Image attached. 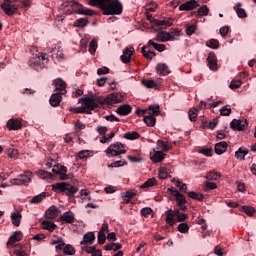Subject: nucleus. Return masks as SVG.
<instances>
[{
	"label": "nucleus",
	"instance_id": "obj_1",
	"mask_svg": "<svg viewBox=\"0 0 256 256\" xmlns=\"http://www.w3.org/2000/svg\"><path fill=\"white\" fill-rule=\"evenodd\" d=\"M125 99V96L121 93L114 92L103 98L102 96H96L95 98L85 97L80 98L79 103H83V105L88 109V111H83V109L76 107L70 108L69 111L74 113H86V115H91V111H95V109H99L107 105L108 107L111 105H117V103H121Z\"/></svg>",
	"mask_w": 256,
	"mask_h": 256
},
{
	"label": "nucleus",
	"instance_id": "obj_2",
	"mask_svg": "<svg viewBox=\"0 0 256 256\" xmlns=\"http://www.w3.org/2000/svg\"><path fill=\"white\" fill-rule=\"evenodd\" d=\"M89 5L102 9L104 15H121L123 4L119 0H89Z\"/></svg>",
	"mask_w": 256,
	"mask_h": 256
},
{
	"label": "nucleus",
	"instance_id": "obj_3",
	"mask_svg": "<svg viewBox=\"0 0 256 256\" xmlns=\"http://www.w3.org/2000/svg\"><path fill=\"white\" fill-rule=\"evenodd\" d=\"M62 10L66 15L77 13L78 15H93L91 9L83 7V5L75 1H67L62 4Z\"/></svg>",
	"mask_w": 256,
	"mask_h": 256
},
{
	"label": "nucleus",
	"instance_id": "obj_4",
	"mask_svg": "<svg viewBox=\"0 0 256 256\" xmlns=\"http://www.w3.org/2000/svg\"><path fill=\"white\" fill-rule=\"evenodd\" d=\"M52 191L54 193H61L67 197H75V193H78L79 188L69 184L67 182H58L52 185Z\"/></svg>",
	"mask_w": 256,
	"mask_h": 256
},
{
	"label": "nucleus",
	"instance_id": "obj_5",
	"mask_svg": "<svg viewBox=\"0 0 256 256\" xmlns=\"http://www.w3.org/2000/svg\"><path fill=\"white\" fill-rule=\"evenodd\" d=\"M165 215H166L165 221L170 227H173V225H175V219H177L179 223H183V221L187 219V214L181 213L179 209H176V210L169 209L168 211L165 212Z\"/></svg>",
	"mask_w": 256,
	"mask_h": 256
},
{
	"label": "nucleus",
	"instance_id": "obj_6",
	"mask_svg": "<svg viewBox=\"0 0 256 256\" xmlns=\"http://www.w3.org/2000/svg\"><path fill=\"white\" fill-rule=\"evenodd\" d=\"M105 153L107 157H119V155H125L127 150H125V145L121 142H116L111 144L106 150Z\"/></svg>",
	"mask_w": 256,
	"mask_h": 256
},
{
	"label": "nucleus",
	"instance_id": "obj_7",
	"mask_svg": "<svg viewBox=\"0 0 256 256\" xmlns=\"http://www.w3.org/2000/svg\"><path fill=\"white\" fill-rule=\"evenodd\" d=\"M146 17L150 23H153V27H158L159 31H163V29H166V27H171L173 25V19L171 18H165L164 20H157L153 18L149 12H146Z\"/></svg>",
	"mask_w": 256,
	"mask_h": 256
},
{
	"label": "nucleus",
	"instance_id": "obj_8",
	"mask_svg": "<svg viewBox=\"0 0 256 256\" xmlns=\"http://www.w3.org/2000/svg\"><path fill=\"white\" fill-rule=\"evenodd\" d=\"M41 61H45L46 63L49 62V58H47V54H41L38 57L30 58L28 61L29 67L35 69V71H41V69L45 68V64Z\"/></svg>",
	"mask_w": 256,
	"mask_h": 256
},
{
	"label": "nucleus",
	"instance_id": "obj_9",
	"mask_svg": "<svg viewBox=\"0 0 256 256\" xmlns=\"http://www.w3.org/2000/svg\"><path fill=\"white\" fill-rule=\"evenodd\" d=\"M33 177V173L26 172L25 174L19 175L17 178L11 179V185H29L31 183V178Z\"/></svg>",
	"mask_w": 256,
	"mask_h": 256
},
{
	"label": "nucleus",
	"instance_id": "obj_10",
	"mask_svg": "<svg viewBox=\"0 0 256 256\" xmlns=\"http://www.w3.org/2000/svg\"><path fill=\"white\" fill-rule=\"evenodd\" d=\"M17 1L19 0H4L0 7L6 15H15L17 13V6L11 3H17Z\"/></svg>",
	"mask_w": 256,
	"mask_h": 256
},
{
	"label": "nucleus",
	"instance_id": "obj_11",
	"mask_svg": "<svg viewBox=\"0 0 256 256\" xmlns=\"http://www.w3.org/2000/svg\"><path fill=\"white\" fill-rule=\"evenodd\" d=\"M141 83L146 89H161L163 87V80L161 78L153 79H142Z\"/></svg>",
	"mask_w": 256,
	"mask_h": 256
},
{
	"label": "nucleus",
	"instance_id": "obj_12",
	"mask_svg": "<svg viewBox=\"0 0 256 256\" xmlns=\"http://www.w3.org/2000/svg\"><path fill=\"white\" fill-rule=\"evenodd\" d=\"M180 33H157L155 41L159 43H167V41H176L177 37H180Z\"/></svg>",
	"mask_w": 256,
	"mask_h": 256
},
{
	"label": "nucleus",
	"instance_id": "obj_13",
	"mask_svg": "<svg viewBox=\"0 0 256 256\" xmlns=\"http://www.w3.org/2000/svg\"><path fill=\"white\" fill-rule=\"evenodd\" d=\"M247 125H248L247 119H245V118L240 119V120L234 119L230 123V127H231V129H233V131H245Z\"/></svg>",
	"mask_w": 256,
	"mask_h": 256
},
{
	"label": "nucleus",
	"instance_id": "obj_14",
	"mask_svg": "<svg viewBox=\"0 0 256 256\" xmlns=\"http://www.w3.org/2000/svg\"><path fill=\"white\" fill-rule=\"evenodd\" d=\"M174 197L176 199V203L180 211H185V209H187V206L185 205V203H187V200L185 199V195L181 194L179 190H174Z\"/></svg>",
	"mask_w": 256,
	"mask_h": 256
},
{
	"label": "nucleus",
	"instance_id": "obj_15",
	"mask_svg": "<svg viewBox=\"0 0 256 256\" xmlns=\"http://www.w3.org/2000/svg\"><path fill=\"white\" fill-rule=\"evenodd\" d=\"M54 87L55 91H59L57 93L60 95H65V93H67V83H65V81H63L61 78H58L54 81Z\"/></svg>",
	"mask_w": 256,
	"mask_h": 256
},
{
	"label": "nucleus",
	"instance_id": "obj_16",
	"mask_svg": "<svg viewBox=\"0 0 256 256\" xmlns=\"http://www.w3.org/2000/svg\"><path fill=\"white\" fill-rule=\"evenodd\" d=\"M6 127L7 129H9V131H19V129H21L23 125L21 124V120L11 118L10 120H8Z\"/></svg>",
	"mask_w": 256,
	"mask_h": 256
},
{
	"label": "nucleus",
	"instance_id": "obj_17",
	"mask_svg": "<svg viewBox=\"0 0 256 256\" xmlns=\"http://www.w3.org/2000/svg\"><path fill=\"white\" fill-rule=\"evenodd\" d=\"M221 103H223V101H217L214 103H207L205 101H200L199 105H197L194 108H197V111H201L202 109H213L221 105Z\"/></svg>",
	"mask_w": 256,
	"mask_h": 256
},
{
	"label": "nucleus",
	"instance_id": "obj_18",
	"mask_svg": "<svg viewBox=\"0 0 256 256\" xmlns=\"http://www.w3.org/2000/svg\"><path fill=\"white\" fill-rule=\"evenodd\" d=\"M207 63L211 71H217V56L215 52H210L207 57Z\"/></svg>",
	"mask_w": 256,
	"mask_h": 256
},
{
	"label": "nucleus",
	"instance_id": "obj_19",
	"mask_svg": "<svg viewBox=\"0 0 256 256\" xmlns=\"http://www.w3.org/2000/svg\"><path fill=\"white\" fill-rule=\"evenodd\" d=\"M199 7L196 0H190L179 6V11H193V9Z\"/></svg>",
	"mask_w": 256,
	"mask_h": 256
},
{
	"label": "nucleus",
	"instance_id": "obj_20",
	"mask_svg": "<svg viewBox=\"0 0 256 256\" xmlns=\"http://www.w3.org/2000/svg\"><path fill=\"white\" fill-rule=\"evenodd\" d=\"M62 101H63V94H60V93L52 94L49 99V103L51 107H59Z\"/></svg>",
	"mask_w": 256,
	"mask_h": 256
},
{
	"label": "nucleus",
	"instance_id": "obj_21",
	"mask_svg": "<svg viewBox=\"0 0 256 256\" xmlns=\"http://www.w3.org/2000/svg\"><path fill=\"white\" fill-rule=\"evenodd\" d=\"M234 11L239 19H247V11L243 8V4L240 2L234 5Z\"/></svg>",
	"mask_w": 256,
	"mask_h": 256
},
{
	"label": "nucleus",
	"instance_id": "obj_22",
	"mask_svg": "<svg viewBox=\"0 0 256 256\" xmlns=\"http://www.w3.org/2000/svg\"><path fill=\"white\" fill-rule=\"evenodd\" d=\"M60 221L62 223H75V214L71 211L64 212L63 215L60 216Z\"/></svg>",
	"mask_w": 256,
	"mask_h": 256
},
{
	"label": "nucleus",
	"instance_id": "obj_23",
	"mask_svg": "<svg viewBox=\"0 0 256 256\" xmlns=\"http://www.w3.org/2000/svg\"><path fill=\"white\" fill-rule=\"evenodd\" d=\"M135 50L133 48H126L124 51H123V55L120 56V59L122 61V63H130L131 62V57L133 56V52Z\"/></svg>",
	"mask_w": 256,
	"mask_h": 256
},
{
	"label": "nucleus",
	"instance_id": "obj_24",
	"mask_svg": "<svg viewBox=\"0 0 256 256\" xmlns=\"http://www.w3.org/2000/svg\"><path fill=\"white\" fill-rule=\"evenodd\" d=\"M132 110L133 108L131 107V105L124 104L117 108L116 113H118V115H121L122 117H125L129 115V113H131Z\"/></svg>",
	"mask_w": 256,
	"mask_h": 256
},
{
	"label": "nucleus",
	"instance_id": "obj_25",
	"mask_svg": "<svg viewBox=\"0 0 256 256\" xmlns=\"http://www.w3.org/2000/svg\"><path fill=\"white\" fill-rule=\"evenodd\" d=\"M95 241V233L88 232L84 235L83 241H81V245H93Z\"/></svg>",
	"mask_w": 256,
	"mask_h": 256
},
{
	"label": "nucleus",
	"instance_id": "obj_26",
	"mask_svg": "<svg viewBox=\"0 0 256 256\" xmlns=\"http://www.w3.org/2000/svg\"><path fill=\"white\" fill-rule=\"evenodd\" d=\"M21 239H23V233L21 231H17L9 237L7 245H14V243L21 241Z\"/></svg>",
	"mask_w": 256,
	"mask_h": 256
},
{
	"label": "nucleus",
	"instance_id": "obj_27",
	"mask_svg": "<svg viewBox=\"0 0 256 256\" xmlns=\"http://www.w3.org/2000/svg\"><path fill=\"white\" fill-rule=\"evenodd\" d=\"M135 196H137V190L132 189L122 194V199L124 203L128 204V203H131V199H133V197Z\"/></svg>",
	"mask_w": 256,
	"mask_h": 256
},
{
	"label": "nucleus",
	"instance_id": "obj_28",
	"mask_svg": "<svg viewBox=\"0 0 256 256\" xmlns=\"http://www.w3.org/2000/svg\"><path fill=\"white\" fill-rule=\"evenodd\" d=\"M46 219H56L59 215V209L55 206H51L45 213Z\"/></svg>",
	"mask_w": 256,
	"mask_h": 256
},
{
	"label": "nucleus",
	"instance_id": "obj_29",
	"mask_svg": "<svg viewBox=\"0 0 256 256\" xmlns=\"http://www.w3.org/2000/svg\"><path fill=\"white\" fill-rule=\"evenodd\" d=\"M156 71L162 76L169 75V66L165 63H159L156 66Z\"/></svg>",
	"mask_w": 256,
	"mask_h": 256
},
{
	"label": "nucleus",
	"instance_id": "obj_30",
	"mask_svg": "<svg viewBox=\"0 0 256 256\" xmlns=\"http://www.w3.org/2000/svg\"><path fill=\"white\" fill-rule=\"evenodd\" d=\"M149 49V46H143L141 53L143 55V57H145V59H148V61H151V59H153V57H155V52L151 51V50H147Z\"/></svg>",
	"mask_w": 256,
	"mask_h": 256
},
{
	"label": "nucleus",
	"instance_id": "obj_31",
	"mask_svg": "<svg viewBox=\"0 0 256 256\" xmlns=\"http://www.w3.org/2000/svg\"><path fill=\"white\" fill-rule=\"evenodd\" d=\"M144 123L147 125V127H155V124L157 123V119L154 115L148 114L144 116Z\"/></svg>",
	"mask_w": 256,
	"mask_h": 256
},
{
	"label": "nucleus",
	"instance_id": "obj_32",
	"mask_svg": "<svg viewBox=\"0 0 256 256\" xmlns=\"http://www.w3.org/2000/svg\"><path fill=\"white\" fill-rule=\"evenodd\" d=\"M48 51L52 53V57H56V59H63L64 57L61 47L48 48Z\"/></svg>",
	"mask_w": 256,
	"mask_h": 256
},
{
	"label": "nucleus",
	"instance_id": "obj_33",
	"mask_svg": "<svg viewBox=\"0 0 256 256\" xmlns=\"http://www.w3.org/2000/svg\"><path fill=\"white\" fill-rule=\"evenodd\" d=\"M105 251H119V249H123V245L120 243H110L104 246Z\"/></svg>",
	"mask_w": 256,
	"mask_h": 256
},
{
	"label": "nucleus",
	"instance_id": "obj_34",
	"mask_svg": "<svg viewBox=\"0 0 256 256\" xmlns=\"http://www.w3.org/2000/svg\"><path fill=\"white\" fill-rule=\"evenodd\" d=\"M148 45L152 46L156 51H159V53H163V51H165V49L167 48L165 44H159L154 42L153 40H149Z\"/></svg>",
	"mask_w": 256,
	"mask_h": 256
},
{
	"label": "nucleus",
	"instance_id": "obj_35",
	"mask_svg": "<svg viewBox=\"0 0 256 256\" xmlns=\"http://www.w3.org/2000/svg\"><path fill=\"white\" fill-rule=\"evenodd\" d=\"M42 229H45L46 231L53 232V231H55V229H57V226L55 225V223L44 220V221H42Z\"/></svg>",
	"mask_w": 256,
	"mask_h": 256
},
{
	"label": "nucleus",
	"instance_id": "obj_36",
	"mask_svg": "<svg viewBox=\"0 0 256 256\" xmlns=\"http://www.w3.org/2000/svg\"><path fill=\"white\" fill-rule=\"evenodd\" d=\"M21 213L19 212H14L12 215H11V220H12V224L15 226V227H19L21 225Z\"/></svg>",
	"mask_w": 256,
	"mask_h": 256
},
{
	"label": "nucleus",
	"instance_id": "obj_37",
	"mask_svg": "<svg viewBox=\"0 0 256 256\" xmlns=\"http://www.w3.org/2000/svg\"><path fill=\"white\" fill-rule=\"evenodd\" d=\"M249 153V150L247 148H239L238 151L235 152L236 159H239L240 161L245 160V155Z\"/></svg>",
	"mask_w": 256,
	"mask_h": 256
},
{
	"label": "nucleus",
	"instance_id": "obj_38",
	"mask_svg": "<svg viewBox=\"0 0 256 256\" xmlns=\"http://www.w3.org/2000/svg\"><path fill=\"white\" fill-rule=\"evenodd\" d=\"M139 137H141V134L136 131L127 132L124 134V139H127L128 141H135V139H139Z\"/></svg>",
	"mask_w": 256,
	"mask_h": 256
},
{
	"label": "nucleus",
	"instance_id": "obj_39",
	"mask_svg": "<svg viewBox=\"0 0 256 256\" xmlns=\"http://www.w3.org/2000/svg\"><path fill=\"white\" fill-rule=\"evenodd\" d=\"M59 177H60V181H67V179H70V178H71V177L67 174V167L60 165Z\"/></svg>",
	"mask_w": 256,
	"mask_h": 256
},
{
	"label": "nucleus",
	"instance_id": "obj_40",
	"mask_svg": "<svg viewBox=\"0 0 256 256\" xmlns=\"http://www.w3.org/2000/svg\"><path fill=\"white\" fill-rule=\"evenodd\" d=\"M154 185H157V180L155 178H150L146 182H144L142 185H140L139 188L149 189V187H154Z\"/></svg>",
	"mask_w": 256,
	"mask_h": 256
},
{
	"label": "nucleus",
	"instance_id": "obj_41",
	"mask_svg": "<svg viewBox=\"0 0 256 256\" xmlns=\"http://www.w3.org/2000/svg\"><path fill=\"white\" fill-rule=\"evenodd\" d=\"M215 153L216 155H223L225 153V141L218 142L215 147Z\"/></svg>",
	"mask_w": 256,
	"mask_h": 256
},
{
	"label": "nucleus",
	"instance_id": "obj_42",
	"mask_svg": "<svg viewBox=\"0 0 256 256\" xmlns=\"http://www.w3.org/2000/svg\"><path fill=\"white\" fill-rule=\"evenodd\" d=\"M198 115H199V111L197 110V108L193 107L188 111L189 120L192 121L193 123L197 121Z\"/></svg>",
	"mask_w": 256,
	"mask_h": 256
},
{
	"label": "nucleus",
	"instance_id": "obj_43",
	"mask_svg": "<svg viewBox=\"0 0 256 256\" xmlns=\"http://www.w3.org/2000/svg\"><path fill=\"white\" fill-rule=\"evenodd\" d=\"M163 159H165V154H163V152L161 151L155 152L154 155L152 156V161L154 163H161Z\"/></svg>",
	"mask_w": 256,
	"mask_h": 256
},
{
	"label": "nucleus",
	"instance_id": "obj_44",
	"mask_svg": "<svg viewBox=\"0 0 256 256\" xmlns=\"http://www.w3.org/2000/svg\"><path fill=\"white\" fill-rule=\"evenodd\" d=\"M158 5L155 1H150L145 6L146 13H153L155 12V9H157Z\"/></svg>",
	"mask_w": 256,
	"mask_h": 256
},
{
	"label": "nucleus",
	"instance_id": "obj_45",
	"mask_svg": "<svg viewBox=\"0 0 256 256\" xmlns=\"http://www.w3.org/2000/svg\"><path fill=\"white\" fill-rule=\"evenodd\" d=\"M219 123V119L214 118L212 119L209 123H207V121H203L202 125H204L205 127H207V129H215V127H217Z\"/></svg>",
	"mask_w": 256,
	"mask_h": 256
},
{
	"label": "nucleus",
	"instance_id": "obj_46",
	"mask_svg": "<svg viewBox=\"0 0 256 256\" xmlns=\"http://www.w3.org/2000/svg\"><path fill=\"white\" fill-rule=\"evenodd\" d=\"M206 179L208 181H217V180L221 179V174H219L218 172H215V171H210L206 175Z\"/></svg>",
	"mask_w": 256,
	"mask_h": 256
},
{
	"label": "nucleus",
	"instance_id": "obj_47",
	"mask_svg": "<svg viewBox=\"0 0 256 256\" xmlns=\"http://www.w3.org/2000/svg\"><path fill=\"white\" fill-rule=\"evenodd\" d=\"M188 197H190V199H195L196 201H203V199H205L203 194L193 191L188 192Z\"/></svg>",
	"mask_w": 256,
	"mask_h": 256
},
{
	"label": "nucleus",
	"instance_id": "obj_48",
	"mask_svg": "<svg viewBox=\"0 0 256 256\" xmlns=\"http://www.w3.org/2000/svg\"><path fill=\"white\" fill-rule=\"evenodd\" d=\"M47 197V195L45 194V192H42L36 196H34L30 203H34V204H37V203H41V201H43V199H45Z\"/></svg>",
	"mask_w": 256,
	"mask_h": 256
},
{
	"label": "nucleus",
	"instance_id": "obj_49",
	"mask_svg": "<svg viewBox=\"0 0 256 256\" xmlns=\"http://www.w3.org/2000/svg\"><path fill=\"white\" fill-rule=\"evenodd\" d=\"M96 51H97V40L93 38L89 44V53L91 55H95Z\"/></svg>",
	"mask_w": 256,
	"mask_h": 256
},
{
	"label": "nucleus",
	"instance_id": "obj_50",
	"mask_svg": "<svg viewBox=\"0 0 256 256\" xmlns=\"http://www.w3.org/2000/svg\"><path fill=\"white\" fill-rule=\"evenodd\" d=\"M74 27H77L78 29H83V27H87V20L84 18H80L74 22Z\"/></svg>",
	"mask_w": 256,
	"mask_h": 256
},
{
	"label": "nucleus",
	"instance_id": "obj_51",
	"mask_svg": "<svg viewBox=\"0 0 256 256\" xmlns=\"http://www.w3.org/2000/svg\"><path fill=\"white\" fill-rule=\"evenodd\" d=\"M197 13L199 17H207V15H209V8L207 7V5H204L198 8Z\"/></svg>",
	"mask_w": 256,
	"mask_h": 256
},
{
	"label": "nucleus",
	"instance_id": "obj_52",
	"mask_svg": "<svg viewBox=\"0 0 256 256\" xmlns=\"http://www.w3.org/2000/svg\"><path fill=\"white\" fill-rule=\"evenodd\" d=\"M241 211L246 213V215H248L249 217H253V214L255 213V208L251 206H242Z\"/></svg>",
	"mask_w": 256,
	"mask_h": 256
},
{
	"label": "nucleus",
	"instance_id": "obj_53",
	"mask_svg": "<svg viewBox=\"0 0 256 256\" xmlns=\"http://www.w3.org/2000/svg\"><path fill=\"white\" fill-rule=\"evenodd\" d=\"M206 47H209L210 49H218L219 48V41L215 39H211L206 41Z\"/></svg>",
	"mask_w": 256,
	"mask_h": 256
},
{
	"label": "nucleus",
	"instance_id": "obj_54",
	"mask_svg": "<svg viewBox=\"0 0 256 256\" xmlns=\"http://www.w3.org/2000/svg\"><path fill=\"white\" fill-rule=\"evenodd\" d=\"M38 175H39V177H41V179H47V180L53 179V174H51L45 170H39Z\"/></svg>",
	"mask_w": 256,
	"mask_h": 256
},
{
	"label": "nucleus",
	"instance_id": "obj_55",
	"mask_svg": "<svg viewBox=\"0 0 256 256\" xmlns=\"http://www.w3.org/2000/svg\"><path fill=\"white\" fill-rule=\"evenodd\" d=\"M159 113H160L159 106H155V105L149 106L148 115H153L154 117H157Z\"/></svg>",
	"mask_w": 256,
	"mask_h": 256
},
{
	"label": "nucleus",
	"instance_id": "obj_56",
	"mask_svg": "<svg viewBox=\"0 0 256 256\" xmlns=\"http://www.w3.org/2000/svg\"><path fill=\"white\" fill-rule=\"evenodd\" d=\"M63 251L65 255H73L75 253V248L71 244H67L64 246Z\"/></svg>",
	"mask_w": 256,
	"mask_h": 256
},
{
	"label": "nucleus",
	"instance_id": "obj_57",
	"mask_svg": "<svg viewBox=\"0 0 256 256\" xmlns=\"http://www.w3.org/2000/svg\"><path fill=\"white\" fill-rule=\"evenodd\" d=\"M178 231L180 233H189V225L187 223H181L178 225Z\"/></svg>",
	"mask_w": 256,
	"mask_h": 256
},
{
	"label": "nucleus",
	"instance_id": "obj_58",
	"mask_svg": "<svg viewBox=\"0 0 256 256\" xmlns=\"http://www.w3.org/2000/svg\"><path fill=\"white\" fill-rule=\"evenodd\" d=\"M213 189H217V184L213 182H206L204 185V191H211Z\"/></svg>",
	"mask_w": 256,
	"mask_h": 256
},
{
	"label": "nucleus",
	"instance_id": "obj_59",
	"mask_svg": "<svg viewBox=\"0 0 256 256\" xmlns=\"http://www.w3.org/2000/svg\"><path fill=\"white\" fill-rule=\"evenodd\" d=\"M241 85H242L241 80H232L229 87L230 89H239Z\"/></svg>",
	"mask_w": 256,
	"mask_h": 256
},
{
	"label": "nucleus",
	"instance_id": "obj_60",
	"mask_svg": "<svg viewBox=\"0 0 256 256\" xmlns=\"http://www.w3.org/2000/svg\"><path fill=\"white\" fill-rule=\"evenodd\" d=\"M151 213H153V209H151L150 207H145L141 209V214L143 217H149Z\"/></svg>",
	"mask_w": 256,
	"mask_h": 256
},
{
	"label": "nucleus",
	"instance_id": "obj_61",
	"mask_svg": "<svg viewBox=\"0 0 256 256\" xmlns=\"http://www.w3.org/2000/svg\"><path fill=\"white\" fill-rule=\"evenodd\" d=\"M96 131H97V133H99V135L105 136L107 131H109V128H107V126H98L96 128Z\"/></svg>",
	"mask_w": 256,
	"mask_h": 256
},
{
	"label": "nucleus",
	"instance_id": "obj_62",
	"mask_svg": "<svg viewBox=\"0 0 256 256\" xmlns=\"http://www.w3.org/2000/svg\"><path fill=\"white\" fill-rule=\"evenodd\" d=\"M123 165H127V161L125 160H118L109 165V167H123Z\"/></svg>",
	"mask_w": 256,
	"mask_h": 256
},
{
	"label": "nucleus",
	"instance_id": "obj_63",
	"mask_svg": "<svg viewBox=\"0 0 256 256\" xmlns=\"http://www.w3.org/2000/svg\"><path fill=\"white\" fill-rule=\"evenodd\" d=\"M14 253L16 256H29V254L25 252V249L23 248V246H20V249L14 250Z\"/></svg>",
	"mask_w": 256,
	"mask_h": 256
},
{
	"label": "nucleus",
	"instance_id": "obj_64",
	"mask_svg": "<svg viewBox=\"0 0 256 256\" xmlns=\"http://www.w3.org/2000/svg\"><path fill=\"white\" fill-rule=\"evenodd\" d=\"M195 31H197V25L192 24L186 26V33H195Z\"/></svg>",
	"mask_w": 256,
	"mask_h": 256
}]
</instances>
